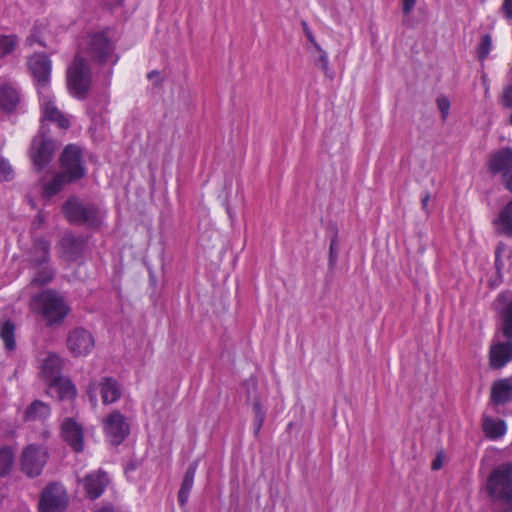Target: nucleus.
I'll use <instances>...</instances> for the list:
<instances>
[{"mask_svg": "<svg viewBox=\"0 0 512 512\" xmlns=\"http://www.w3.org/2000/svg\"><path fill=\"white\" fill-rule=\"evenodd\" d=\"M28 68L36 82L37 91L50 87L51 61L44 54H34L27 61Z\"/></svg>", "mask_w": 512, "mask_h": 512, "instance_id": "f8f14e48", "label": "nucleus"}, {"mask_svg": "<svg viewBox=\"0 0 512 512\" xmlns=\"http://www.w3.org/2000/svg\"><path fill=\"white\" fill-rule=\"evenodd\" d=\"M512 361V340L493 341L489 351V362L493 369H501Z\"/></svg>", "mask_w": 512, "mask_h": 512, "instance_id": "2eb2a0df", "label": "nucleus"}, {"mask_svg": "<svg viewBox=\"0 0 512 512\" xmlns=\"http://www.w3.org/2000/svg\"><path fill=\"white\" fill-rule=\"evenodd\" d=\"M337 258L336 241L333 240L330 244V263H334Z\"/></svg>", "mask_w": 512, "mask_h": 512, "instance_id": "c03bdc74", "label": "nucleus"}, {"mask_svg": "<svg viewBox=\"0 0 512 512\" xmlns=\"http://www.w3.org/2000/svg\"><path fill=\"white\" fill-rule=\"evenodd\" d=\"M97 512H121L120 509L112 505H104Z\"/></svg>", "mask_w": 512, "mask_h": 512, "instance_id": "49530a36", "label": "nucleus"}, {"mask_svg": "<svg viewBox=\"0 0 512 512\" xmlns=\"http://www.w3.org/2000/svg\"><path fill=\"white\" fill-rule=\"evenodd\" d=\"M482 81H483V84L486 87V92H488V84H487V77H486V75L482 76Z\"/></svg>", "mask_w": 512, "mask_h": 512, "instance_id": "de8ad7c7", "label": "nucleus"}, {"mask_svg": "<svg viewBox=\"0 0 512 512\" xmlns=\"http://www.w3.org/2000/svg\"><path fill=\"white\" fill-rule=\"evenodd\" d=\"M0 337L7 350L12 351L15 349V326L11 321L6 320L0 323Z\"/></svg>", "mask_w": 512, "mask_h": 512, "instance_id": "cd10ccee", "label": "nucleus"}, {"mask_svg": "<svg viewBox=\"0 0 512 512\" xmlns=\"http://www.w3.org/2000/svg\"><path fill=\"white\" fill-rule=\"evenodd\" d=\"M107 104H108V100H107V99H105V101H104V103H103V107H104V106H107Z\"/></svg>", "mask_w": 512, "mask_h": 512, "instance_id": "8fccbe9b", "label": "nucleus"}, {"mask_svg": "<svg viewBox=\"0 0 512 512\" xmlns=\"http://www.w3.org/2000/svg\"><path fill=\"white\" fill-rule=\"evenodd\" d=\"M61 434L64 441L75 451L82 452L84 449V433L81 424L73 418H66L61 424Z\"/></svg>", "mask_w": 512, "mask_h": 512, "instance_id": "ddd939ff", "label": "nucleus"}, {"mask_svg": "<svg viewBox=\"0 0 512 512\" xmlns=\"http://www.w3.org/2000/svg\"><path fill=\"white\" fill-rule=\"evenodd\" d=\"M503 179L506 185V188L512 192V168L505 172L503 175Z\"/></svg>", "mask_w": 512, "mask_h": 512, "instance_id": "37998d69", "label": "nucleus"}, {"mask_svg": "<svg viewBox=\"0 0 512 512\" xmlns=\"http://www.w3.org/2000/svg\"><path fill=\"white\" fill-rule=\"evenodd\" d=\"M66 346L69 352L75 357H84L91 353L95 346L92 333L83 328H73L67 336Z\"/></svg>", "mask_w": 512, "mask_h": 512, "instance_id": "6e6552de", "label": "nucleus"}, {"mask_svg": "<svg viewBox=\"0 0 512 512\" xmlns=\"http://www.w3.org/2000/svg\"><path fill=\"white\" fill-rule=\"evenodd\" d=\"M196 469L197 463H192L186 471L184 480L178 493V501L181 505H184L188 500L189 493L193 487Z\"/></svg>", "mask_w": 512, "mask_h": 512, "instance_id": "bb28decb", "label": "nucleus"}, {"mask_svg": "<svg viewBox=\"0 0 512 512\" xmlns=\"http://www.w3.org/2000/svg\"><path fill=\"white\" fill-rule=\"evenodd\" d=\"M506 295H499L496 303L501 313V329L506 339L512 340V301L505 304Z\"/></svg>", "mask_w": 512, "mask_h": 512, "instance_id": "4be33fe9", "label": "nucleus"}, {"mask_svg": "<svg viewBox=\"0 0 512 512\" xmlns=\"http://www.w3.org/2000/svg\"><path fill=\"white\" fill-rule=\"evenodd\" d=\"M37 92L42 113L41 127L32 140L29 157L34 167L40 171L49 164L55 150L54 142L46 135L45 121L55 122L61 129H67L70 126V120L55 105L50 87H43Z\"/></svg>", "mask_w": 512, "mask_h": 512, "instance_id": "f03ea898", "label": "nucleus"}, {"mask_svg": "<svg viewBox=\"0 0 512 512\" xmlns=\"http://www.w3.org/2000/svg\"><path fill=\"white\" fill-rule=\"evenodd\" d=\"M49 258V243L44 239L35 240L29 252V261L34 265L46 263Z\"/></svg>", "mask_w": 512, "mask_h": 512, "instance_id": "a878e982", "label": "nucleus"}, {"mask_svg": "<svg viewBox=\"0 0 512 512\" xmlns=\"http://www.w3.org/2000/svg\"><path fill=\"white\" fill-rule=\"evenodd\" d=\"M63 361L55 353H49L41 363V375L47 382H52L60 377Z\"/></svg>", "mask_w": 512, "mask_h": 512, "instance_id": "6ab92c4d", "label": "nucleus"}, {"mask_svg": "<svg viewBox=\"0 0 512 512\" xmlns=\"http://www.w3.org/2000/svg\"><path fill=\"white\" fill-rule=\"evenodd\" d=\"M438 108L442 114V118L446 119L449 114L450 102L446 97H440L437 100Z\"/></svg>", "mask_w": 512, "mask_h": 512, "instance_id": "e433bc0d", "label": "nucleus"}, {"mask_svg": "<svg viewBox=\"0 0 512 512\" xmlns=\"http://www.w3.org/2000/svg\"><path fill=\"white\" fill-rule=\"evenodd\" d=\"M61 164L64 173L57 174L51 182L43 184V194L51 197L58 193L66 182H72L84 175V167L81 160V151L75 145L65 148L61 156Z\"/></svg>", "mask_w": 512, "mask_h": 512, "instance_id": "20e7f679", "label": "nucleus"}, {"mask_svg": "<svg viewBox=\"0 0 512 512\" xmlns=\"http://www.w3.org/2000/svg\"><path fill=\"white\" fill-rule=\"evenodd\" d=\"M50 414L51 410L49 405L36 400L27 407L25 411V420L43 422L49 418Z\"/></svg>", "mask_w": 512, "mask_h": 512, "instance_id": "393cba45", "label": "nucleus"}, {"mask_svg": "<svg viewBox=\"0 0 512 512\" xmlns=\"http://www.w3.org/2000/svg\"><path fill=\"white\" fill-rule=\"evenodd\" d=\"M115 45L106 32L89 34L83 39L71 66L67 70L69 92L78 99H84L91 84V70L88 60L100 64L114 65L118 61Z\"/></svg>", "mask_w": 512, "mask_h": 512, "instance_id": "f257e3e1", "label": "nucleus"}, {"mask_svg": "<svg viewBox=\"0 0 512 512\" xmlns=\"http://www.w3.org/2000/svg\"><path fill=\"white\" fill-rule=\"evenodd\" d=\"M489 168L493 173H503L512 168V149L503 148L493 153L489 160Z\"/></svg>", "mask_w": 512, "mask_h": 512, "instance_id": "aec40b11", "label": "nucleus"}, {"mask_svg": "<svg viewBox=\"0 0 512 512\" xmlns=\"http://www.w3.org/2000/svg\"><path fill=\"white\" fill-rule=\"evenodd\" d=\"M29 305L48 326L61 324L70 312V307L63 296L52 289L35 294Z\"/></svg>", "mask_w": 512, "mask_h": 512, "instance_id": "7ed1b4c3", "label": "nucleus"}, {"mask_svg": "<svg viewBox=\"0 0 512 512\" xmlns=\"http://www.w3.org/2000/svg\"><path fill=\"white\" fill-rule=\"evenodd\" d=\"M103 429L108 441L119 445L129 435L130 425L119 411H114L105 418Z\"/></svg>", "mask_w": 512, "mask_h": 512, "instance_id": "9b49d317", "label": "nucleus"}, {"mask_svg": "<svg viewBox=\"0 0 512 512\" xmlns=\"http://www.w3.org/2000/svg\"><path fill=\"white\" fill-rule=\"evenodd\" d=\"M482 429L487 438L497 440L507 433L506 422L502 419L484 415L482 418Z\"/></svg>", "mask_w": 512, "mask_h": 512, "instance_id": "412c9836", "label": "nucleus"}, {"mask_svg": "<svg viewBox=\"0 0 512 512\" xmlns=\"http://www.w3.org/2000/svg\"><path fill=\"white\" fill-rule=\"evenodd\" d=\"M35 40L38 41L40 44L45 45L44 39L42 40V39L35 38Z\"/></svg>", "mask_w": 512, "mask_h": 512, "instance_id": "09e8293b", "label": "nucleus"}, {"mask_svg": "<svg viewBox=\"0 0 512 512\" xmlns=\"http://www.w3.org/2000/svg\"><path fill=\"white\" fill-rule=\"evenodd\" d=\"M21 93L18 87L12 84H3L0 87V109L7 114L17 113L21 109Z\"/></svg>", "mask_w": 512, "mask_h": 512, "instance_id": "dca6fc26", "label": "nucleus"}, {"mask_svg": "<svg viewBox=\"0 0 512 512\" xmlns=\"http://www.w3.org/2000/svg\"><path fill=\"white\" fill-rule=\"evenodd\" d=\"M14 453L10 447L0 449V477L5 476L11 470Z\"/></svg>", "mask_w": 512, "mask_h": 512, "instance_id": "c85d7f7f", "label": "nucleus"}, {"mask_svg": "<svg viewBox=\"0 0 512 512\" xmlns=\"http://www.w3.org/2000/svg\"><path fill=\"white\" fill-rule=\"evenodd\" d=\"M48 393L59 399H73L76 388L69 379L60 376L48 384Z\"/></svg>", "mask_w": 512, "mask_h": 512, "instance_id": "a211bd4d", "label": "nucleus"}, {"mask_svg": "<svg viewBox=\"0 0 512 512\" xmlns=\"http://www.w3.org/2000/svg\"><path fill=\"white\" fill-rule=\"evenodd\" d=\"M63 211L69 222L87 227H97L103 218V212L95 205H84L76 199L68 200Z\"/></svg>", "mask_w": 512, "mask_h": 512, "instance_id": "423d86ee", "label": "nucleus"}, {"mask_svg": "<svg viewBox=\"0 0 512 512\" xmlns=\"http://www.w3.org/2000/svg\"><path fill=\"white\" fill-rule=\"evenodd\" d=\"M443 466V457L441 454H438L437 457L432 462V469L439 470Z\"/></svg>", "mask_w": 512, "mask_h": 512, "instance_id": "a18cd8bd", "label": "nucleus"}, {"mask_svg": "<svg viewBox=\"0 0 512 512\" xmlns=\"http://www.w3.org/2000/svg\"><path fill=\"white\" fill-rule=\"evenodd\" d=\"M318 54V61L321 64L324 70L328 69V55L327 53L320 47V50H315Z\"/></svg>", "mask_w": 512, "mask_h": 512, "instance_id": "4c0bfd02", "label": "nucleus"}, {"mask_svg": "<svg viewBox=\"0 0 512 512\" xmlns=\"http://www.w3.org/2000/svg\"><path fill=\"white\" fill-rule=\"evenodd\" d=\"M84 239L72 234H65L60 241V250L66 260H76L84 247Z\"/></svg>", "mask_w": 512, "mask_h": 512, "instance_id": "f3484780", "label": "nucleus"}, {"mask_svg": "<svg viewBox=\"0 0 512 512\" xmlns=\"http://www.w3.org/2000/svg\"><path fill=\"white\" fill-rule=\"evenodd\" d=\"M89 114L91 116V121L93 122L94 126H97L98 123H104L105 119L102 114L99 115V117L96 115L95 108H89Z\"/></svg>", "mask_w": 512, "mask_h": 512, "instance_id": "ea45409f", "label": "nucleus"}, {"mask_svg": "<svg viewBox=\"0 0 512 512\" xmlns=\"http://www.w3.org/2000/svg\"><path fill=\"white\" fill-rule=\"evenodd\" d=\"M494 224L499 233L512 237V200L501 209Z\"/></svg>", "mask_w": 512, "mask_h": 512, "instance_id": "b1692460", "label": "nucleus"}, {"mask_svg": "<svg viewBox=\"0 0 512 512\" xmlns=\"http://www.w3.org/2000/svg\"><path fill=\"white\" fill-rule=\"evenodd\" d=\"M17 43V38L14 35H0V57H5L12 53Z\"/></svg>", "mask_w": 512, "mask_h": 512, "instance_id": "c756f323", "label": "nucleus"}, {"mask_svg": "<svg viewBox=\"0 0 512 512\" xmlns=\"http://www.w3.org/2000/svg\"><path fill=\"white\" fill-rule=\"evenodd\" d=\"M100 393L103 404L108 405L116 402L121 396V389L118 383L109 377L94 382L89 386L88 396L93 407L97 406V394Z\"/></svg>", "mask_w": 512, "mask_h": 512, "instance_id": "1a4fd4ad", "label": "nucleus"}, {"mask_svg": "<svg viewBox=\"0 0 512 512\" xmlns=\"http://www.w3.org/2000/svg\"><path fill=\"white\" fill-rule=\"evenodd\" d=\"M253 411L255 415L254 429L257 434L263 426L266 416V410L261 406L260 402L256 401L253 405Z\"/></svg>", "mask_w": 512, "mask_h": 512, "instance_id": "473e14b6", "label": "nucleus"}, {"mask_svg": "<svg viewBox=\"0 0 512 512\" xmlns=\"http://www.w3.org/2000/svg\"><path fill=\"white\" fill-rule=\"evenodd\" d=\"M486 489L495 500H500L512 510V463L497 466L491 472Z\"/></svg>", "mask_w": 512, "mask_h": 512, "instance_id": "39448f33", "label": "nucleus"}, {"mask_svg": "<svg viewBox=\"0 0 512 512\" xmlns=\"http://www.w3.org/2000/svg\"><path fill=\"white\" fill-rule=\"evenodd\" d=\"M500 12L507 21L512 20V0H503Z\"/></svg>", "mask_w": 512, "mask_h": 512, "instance_id": "c9c22d12", "label": "nucleus"}, {"mask_svg": "<svg viewBox=\"0 0 512 512\" xmlns=\"http://www.w3.org/2000/svg\"><path fill=\"white\" fill-rule=\"evenodd\" d=\"M493 47L492 38L486 34L481 38L478 46V57L481 61H484L490 54Z\"/></svg>", "mask_w": 512, "mask_h": 512, "instance_id": "2f4dec72", "label": "nucleus"}, {"mask_svg": "<svg viewBox=\"0 0 512 512\" xmlns=\"http://www.w3.org/2000/svg\"><path fill=\"white\" fill-rule=\"evenodd\" d=\"M416 0H403V12L408 15L414 8Z\"/></svg>", "mask_w": 512, "mask_h": 512, "instance_id": "79ce46f5", "label": "nucleus"}, {"mask_svg": "<svg viewBox=\"0 0 512 512\" xmlns=\"http://www.w3.org/2000/svg\"><path fill=\"white\" fill-rule=\"evenodd\" d=\"M491 398L497 405L509 402L512 399V381L510 379L496 381L492 386Z\"/></svg>", "mask_w": 512, "mask_h": 512, "instance_id": "5701e85b", "label": "nucleus"}, {"mask_svg": "<svg viewBox=\"0 0 512 512\" xmlns=\"http://www.w3.org/2000/svg\"><path fill=\"white\" fill-rule=\"evenodd\" d=\"M67 504L65 488L60 484H51L42 492L39 508L40 512H64Z\"/></svg>", "mask_w": 512, "mask_h": 512, "instance_id": "9d476101", "label": "nucleus"}, {"mask_svg": "<svg viewBox=\"0 0 512 512\" xmlns=\"http://www.w3.org/2000/svg\"><path fill=\"white\" fill-rule=\"evenodd\" d=\"M302 28H303V33H304L307 41L311 45V47L314 50H320V45L316 41L311 28L308 26V24L306 22H302Z\"/></svg>", "mask_w": 512, "mask_h": 512, "instance_id": "f704fd0d", "label": "nucleus"}, {"mask_svg": "<svg viewBox=\"0 0 512 512\" xmlns=\"http://www.w3.org/2000/svg\"><path fill=\"white\" fill-rule=\"evenodd\" d=\"M53 272L48 267H41L31 280V284L35 286H43L51 281Z\"/></svg>", "mask_w": 512, "mask_h": 512, "instance_id": "7c9ffc66", "label": "nucleus"}, {"mask_svg": "<svg viewBox=\"0 0 512 512\" xmlns=\"http://www.w3.org/2000/svg\"><path fill=\"white\" fill-rule=\"evenodd\" d=\"M13 176L14 172L9 161L0 156V180L9 181Z\"/></svg>", "mask_w": 512, "mask_h": 512, "instance_id": "72a5a7b5", "label": "nucleus"}, {"mask_svg": "<svg viewBox=\"0 0 512 512\" xmlns=\"http://www.w3.org/2000/svg\"><path fill=\"white\" fill-rule=\"evenodd\" d=\"M503 104L506 107H512V86L505 90L503 94Z\"/></svg>", "mask_w": 512, "mask_h": 512, "instance_id": "a19ab883", "label": "nucleus"}, {"mask_svg": "<svg viewBox=\"0 0 512 512\" xmlns=\"http://www.w3.org/2000/svg\"><path fill=\"white\" fill-rule=\"evenodd\" d=\"M48 459L47 449L43 445L30 444L22 451L20 466L28 477L41 474Z\"/></svg>", "mask_w": 512, "mask_h": 512, "instance_id": "0eeeda50", "label": "nucleus"}, {"mask_svg": "<svg viewBox=\"0 0 512 512\" xmlns=\"http://www.w3.org/2000/svg\"><path fill=\"white\" fill-rule=\"evenodd\" d=\"M504 250H505V245H502V244L499 245L497 250H496L495 267H496L498 272H500V270L504 266V264L501 261V254L504 252Z\"/></svg>", "mask_w": 512, "mask_h": 512, "instance_id": "58836bf2", "label": "nucleus"}, {"mask_svg": "<svg viewBox=\"0 0 512 512\" xmlns=\"http://www.w3.org/2000/svg\"><path fill=\"white\" fill-rule=\"evenodd\" d=\"M109 482L108 475L101 470L89 473L82 480L84 491L87 497L92 500L99 498L103 494Z\"/></svg>", "mask_w": 512, "mask_h": 512, "instance_id": "4468645a", "label": "nucleus"}]
</instances>
